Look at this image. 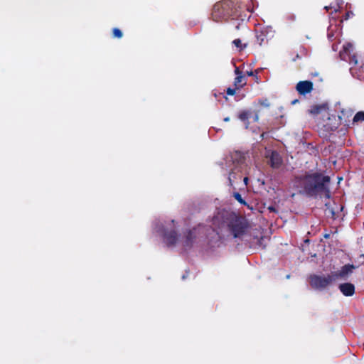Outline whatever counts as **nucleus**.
<instances>
[{"mask_svg": "<svg viewBox=\"0 0 364 364\" xmlns=\"http://www.w3.org/2000/svg\"><path fill=\"white\" fill-rule=\"evenodd\" d=\"M363 121H364V112L360 111L357 112L353 119V122H358Z\"/></svg>", "mask_w": 364, "mask_h": 364, "instance_id": "nucleus-17", "label": "nucleus"}, {"mask_svg": "<svg viewBox=\"0 0 364 364\" xmlns=\"http://www.w3.org/2000/svg\"><path fill=\"white\" fill-rule=\"evenodd\" d=\"M237 90V89H236V87L235 88L228 87L226 90V93L228 95H234L235 94Z\"/></svg>", "mask_w": 364, "mask_h": 364, "instance_id": "nucleus-21", "label": "nucleus"}, {"mask_svg": "<svg viewBox=\"0 0 364 364\" xmlns=\"http://www.w3.org/2000/svg\"><path fill=\"white\" fill-rule=\"evenodd\" d=\"M250 114H251V112L250 111H247V110H243L242 112H240L238 114V118L242 121L243 122L245 123V125H246V129L248 128L249 127V124H250V122L248 121L250 117Z\"/></svg>", "mask_w": 364, "mask_h": 364, "instance_id": "nucleus-14", "label": "nucleus"}, {"mask_svg": "<svg viewBox=\"0 0 364 364\" xmlns=\"http://www.w3.org/2000/svg\"><path fill=\"white\" fill-rule=\"evenodd\" d=\"M258 114H255V121H257L258 120Z\"/></svg>", "mask_w": 364, "mask_h": 364, "instance_id": "nucleus-31", "label": "nucleus"}, {"mask_svg": "<svg viewBox=\"0 0 364 364\" xmlns=\"http://www.w3.org/2000/svg\"><path fill=\"white\" fill-rule=\"evenodd\" d=\"M258 104L264 107H269L270 106V102L267 98L259 99Z\"/></svg>", "mask_w": 364, "mask_h": 364, "instance_id": "nucleus-20", "label": "nucleus"}, {"mask_svg": "<svg viewBox=\"0 0 364 364\" xmlns=\"http://www.w3.org/2000/svg\"><path fill=\"white\" fill-rule=\"evenodd\" d=\"M247 75L248 76H253V75H255V73L253 71L250 70V71H247Z\"/></svg>", "mask_w": 364, "mask_h": 364, "instance_id": "nucleus-27", "label": "nucleus"}, {"mask_svg": "<svg viewBox=\"0 0 364 364\" xmlns=\"http://www.w3.org/2000/svg\"><path fill=\"white\" fill-rule=\"evenodd\" d=\"M233 197L235 198V199L236 200H237L240 204L242 205H247V203L246 201L242 198V196L240 193H239L238 192H235L233 193Z\"/></svg>", "mask_w": 364, "mask_h": 364, "instance_id": "nucleus-18", "label": "nucleus"}, {"mask_svg": "<svg viewBox=\"0 0 364 364\" xmlns=\"http://www.w3.org/2000/svg\"><path fill=\"white\" fill-rule=\"evenodd\" d=\"M295 183L301 190L299 193L309 197L329 199L331 198V178L321 172H306L296 176Z\"/></svg>", "mask_w": 364, "mask_h": 364, "instance_id": "nucleus-2", "label": "nucleus"}, {"mask_svg": "<svg viewBox=\"0 0 364 364\" xmlns=\"http://www.w3.org/2000/svg\"><path fill=\"white\" fill-rule=\"evenodd\" d=\"M295 88L299 95L304 96L312 92L314 90V84L310 80L299 81Z\"/></svg>", "mask_w": 364, "mask_h": 364, "instance_id": "nucleus-10", "label": "nucleus"}, {"mask_svg": "<svg viewBox=\"0 0 364 364\" xmlns=\"http://www.w3.org/2000/svg\"><path fill=\"white\" fill-rule=\"evenodd\" d=\"M182 279H186L185 275H183V276L182 277Z\"/></svg>", "mask_w": 364, "mask_h": 364, "instance_id": "nucleus-35", "label": "nucleus"}, {"mask_svg": "<svg viewBox=\"0 0 364 364\" xmlns=\"http://www.w3.org/2000/svg\"><path fill=\"white\" fill-rule=\"evenodd\" d=\"M355 267L353 264H346L339 271L331 272L335 281L337 279H347L353 273Z\"/></svg>", "mask_w": 364, "mask_h": 364, "instance_id": "nucleus-9", "label": "nucleus"}, {"mask_svg": "<svg viewBox=\"0 0 364 364\" xmlns=\"http://www.w3.org/2000/svg\"><path fill=\"white\" fill-rule=\"evenodd\" d=\"M264 229H207V242L211 247H218L225 240L241 238L252 244L264 247L268 237L264 236ZM266 232L272 233V229H265Z\"/></svg>", "mask_w": 364, "mask_h": 364, "instance_id": "nucleus-1", "label": "nucleus"}, {"mask_svg": "<svg viewBox=\"0 0 364 364\" xmlns=\"http://www.w3.org/2000/svg\"><path fill=\"white\" fill-rule=\"evenodd\" d=\"M269 210H273L274 208H269Z\"/></svg>", "mask_w": 364, "mask_h": 364, "instance_id": "nucleus-36", "label": "nucleus"}, {"mask_svg": "<svg viewBox=\"0 0 364 364\" xmlns=\"http://www.w3.org/2000/svg\"><path fill=\"white\" fill-rule=\"evenodd\" d=\"M339 289L343 295L350 296L355 293V287L351 283H344L339 285Z\"/></svg>", "mask_w": 364, "mask_h": 364, "instance_id": "nucleus-11", "label": "nucleus"}, {"mask_svg": "<svg viewBox=\"0 0 364 364\" xmlns=\"http://www.w3.org/2000/svg\"><path fill=\"white\" fill-rule=\"evenodd\" d=\"M156 228H165V225L162 223H161L160 220H159V223L156 224Z\"/></svg>", "mask_w": 364, "mask_h": 364, "instance_id": "nucleus-25", "label": "nucleus"}, {"mask_svg": "<svg viewBox=\"0 0 364 364\" xmlns=\"http://www.w3.org/2000/svg\"><path fill=\"white\" fill-rule=\"evenodd\" d=\"M217 228H247L243 217L231 210L218 209L212 218Z\"/></svg>", "mask_w": 364, "mask_h": 364, "instance_id": "nucleus-4", "label": "nucleus"}, {"mask_svg": "<svg viewBox=\"0 0 364 364\" xmlns=\"http://www.w3.org/2000/svg\"><path fill=\"white\" fill-rule=\"evenodd\" d=\"M246 83V79L243 75H239L238 76H236L234 80V85L236 87V89L238 90L245 86Z\"/></svg>", "mask_w": 364, "mask_h": 364, "instance_id": "nucleus-15", "label": "nucleus"}, {"mask_svg": "<svg viewBox=\"0 0 364 364\" xmlns=\"http://www.w3.org/2000/svg\"><path fill=\"white\" fill-rule=\"evenodd\" d=\"M297 102H299V100H297V99H296V100H293V101L291 102V105H295V104H296Z\"/></svg>", "mask_w": 364, "mask_h": 364, "instance_id": "nucleus-28", "label": "nucleus"}, {"mask_svg": "<svg viewBox=\"0 0 364 364\" xmlns=\"http://www.w3.org/2000/svg\"><path fill=\"white\" fill-rule=\"evenodd\" d=\"M247 182H248V178L247 177H245L244 178V183L247 185Z\"/></svg>", "mask_w": 364, "mask_h": 364, "instance_id": "nucleus-29", "label": "nucleus"}, {"mask_svg": "<svg viewBox=\"0 0 364 364\" xmlns=\"http://www.w3.org/2000/svg\"><path fill=\"white\" fill-rule=\"evenodd\" d=\"M112 36L114 38H121L123 36V33L119 28H114L112 29Z\"/></svg>", "mask_w": 364, "mask_h": 364, "instance_id": "nucleus-19", "label": "nucleus"}, {"mask_svg": "<svg viewBox=\"0 0 364 364\" xmlns=\"http://www.w3.org/2000/svg\"><path fill=\"white\" fill-rule=\"evenodd\" d=\"M329 235H330L329 234L326 233L324 235V237L328 238L329 237Z\"/></svg>", "mask_w": 364, "mask_h": 364, "instance_id": "nucleus-32", "label": "nucleus"}, {"mask_svg": "<svg viewBox=\"0 0 364 364\" xmlns=\"http://www.w3.org/2000/svg\"><path fill=\"white\" fill-rule=\"evenodd\" d=\"M336 128H337L336 127H333L331 128V131H333V130L336 129Z\"/></svg>", "mask_w": 364, "mask_h": 364, "instance_id": "nucleus-33", "label": "nucleus"}, {"mask_svg": "<svg viewBox=\"0 0 364 364\" xmlns=\"http://www.w3.org/2000/svg\"><path fill=\"white\" fill-rule=\"evenodd\" d=\"M339 56L342 60L348 62L350 65L355 67L358 65L357 55L353 53V47L350 43L343 45L339 53Z\"/></svg>", "mask_w": 364, "mask_h": 364, "instance_id": "nucleus-8", "label": "nucleus"}, {"mask_svg": "<svg viewBox=\"0 0 364 364\" xmlns=\"http://www.w3.org/2000/svg\"><path fill=\"white\" fill-rule=\"evenodd\" d=\"M237 16V10L233 1L230 0H223L214 4L211 18L215 22H222L227 21L230 18L235 20Z\"/></svg>", "mask_w": 364, "mask_h": 364, "instance_id": "nucleus-5", "label": "nucleus"}, {"mask_svg": "<svg viewBox=\"0 0 364 364\" xmlns=\"http://www.w3.org/2000/svg\"><path fill=\"white\" fill-rule=\"evenodd\" d=\"M235 173L233 171L230 172L229 176H228V181H229V185L230 186H232V178H235Z\"/></svg>", "mask_w": 364, "mask_h": 364, "instance_id": "nucleus-22", "label": "nucleus"}, {"mask_svg": "<svg viewBox=\"0 0 364 364\" xmlns=\"http://www.w3.org/2000/svg\"><path fill=\"white\" fill-rule=\"evenodd\" d=\"M232 32L236 34L237 31H240V33L237 34L239 38H235L232 41V44L237 48L239 51L245 50L249 45L250 38L252 37V33L247 26V23L244 22L242 19H235L232 23Z\"/></svg>", "mask_w": 364, "mask_h": 364, "instance_id": "nucleus-6", "label": "nucleus"}, {"mask_svg": "<svg viewBox=\"0 0 364 364\" xmlns=\"http://www.w3.org/2000/svg\"><path fill=\"white\" fill-rule=\"evenodd\" d=\"M230 120V118L229 117H225L224 121L225 122H229Z\"/></svg>", "mask_w": 364, "mask_h": 364, "instance_id": "nucleus-30", "label": "nucleus"}, {"mask_svg": "<svg viewBox=\"0 0 364 364\" xmlns=\"http://www.w3.org/2000/svg\"><path fill=\"white\" fill-rule=\"evenodd\" d=\"M270 166L274 168H278L282 164V159L275 151H272L269 159Z\"/></svg>", "mask_w": 364, "mask_h": 364, "instance_id": "nucleus-12", "label": "nucleus"}, {"mask_svg": "<svg viewBox=\"0 0 364 364\" xmlns=\"http://www.w3.org/2000/svg\"><path fill=\"white\" fill-rule=\"evenodd\" d=\"M215 97H218V95L216 93L214 94Z\"/></svg>", "mask_w": 364, "mask_h": 364, "instance_id": "nucleus-34", "label": "nucleus"}, {"mask_svg": "<svg viewBox=\"0 0 364 364\" xmlns=\"http://www.w3.org/2000/svg\"><path fill=\"white\" fill-rule=\"evenodd\" d=\"M158 235L162 237L163 242L167 246L181 242L186 247H191L198 240L196 229H186L181 237L176 229H158Z\"/></svg>", "mask_w": 364, "mask_h": 364, "instance_id": "nucleus-3", "label": "nucleus"}, {"mask_svg": "<svg viewBox=\"0 0 364 364\" xmlns=\"http://www.w3.org/2000/svg\"><path fill=\"white\" fill-rule=\"evenodd\" d=\"M326 108V105H314L311 107L309 109V113L313 115L318 114L321 113V112Z\"/></svg>", "mask_w": 364, "mask_h": 364, "instance_id": "nucleus-13", "label": "nucleus"}, {"mask_svg": "<svg viewBox=\"0 0 364 364\" xmlns=\"http://www.w3.org/2000/svg\"><path fill=\"white\" fill-rule=\"evenodd\" d=\"M353 15V13L352 11H347L345 15V19L348 20Z\"/></svg>", "mask_w": 364, "mask_h": 364, "instance_id": "nucleus-23", "label": "nucleus"}, {"mask_svg": "<svg viewBox=\"0 0 364 364\" xmlns=\"http://www.w3.org/2000/svg\"><path fill=\"white\" fill-rule=\"evenodd\" d=\"M335 282L332 273L329 274H312L309 277V282L312 288L317 290H323Z\"/></svg>", "mask_w": 364, "mask_h": 364, "instance_id": "nucleus-7", "label": "nucleus"}, {"mask_svg": "<svg viewBox=\"0 0 364 364\" xmlns=\"http://www.w3.org/2000/svg\"><path fill=\"white\" fill-rule=\"evenodd\" d=\"M235 73L237 76L239 75H242V73L240 70L239 68L236 67L235 69Z\"/></svg>", "mask_w": 364, "mask_h": 364, "instance_id": "nucleus-24", "label": "nucleus"}, {"mask_svg": "<svg viewBox=\"0 0 364 364\" xmlns=\"http://www.w3.org/2000/svg\"><path fill=\"white\" fill-rule=\"evenodd\" d=\"M255 38L256 42L259 46H262L267 42V34L263 31L257 32Z\"/></svg>", "mask_w": 364, "mask_h": 364, "instance_id": "nucleus-16", "label": "nucleus"}, {"mask_svg": "<svg viewBox=\"0 0 364 364\" xmlns=\"http://www.w3.org/2000/svg\"><path fill=\"white\" fill-rule=\"evenodd\" d=\"M301 58V56L299 55V53H296V55L292 58V61H296L297 59H300Z\"/></svg>", "mask_w": 364, "mask_h": 364, "instance_id": "nucleus-26", "label": "nucleus"}]
</instances>
